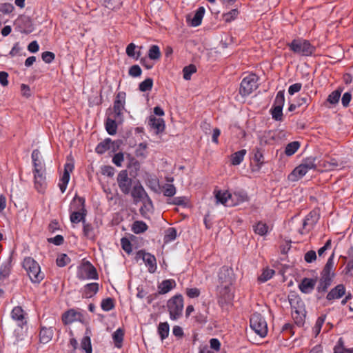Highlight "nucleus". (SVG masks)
I'll return each instance as SVG.
<instances>
[{"label":"nucleus","instance_id":"f257e3e1","mask_svg":"<svg viewBox=\"0 0 353 353\" xmlns=\"http://www.w3.org/2000/svg\"><path fill=\"white\" fill-rule=\"evenodd\" d=\"M334 254H332L327 259V263L321 272L319 283L316 288L319 292H326L331 285L332 279L334 276Z\"/></svg>","mask_w":353,"mask_h":353},{"label":"nucleus","instance_id":"f03ea898","mask_svg":"<svg viewBox=\"0 0 353 353\" xmlns=\"http://www.w3.org/2000/svg\"><path fill=\"white\" fill-rule=\"evenodd\" d=\"M23 267L32 283H39L43 279L44 274L41 272L39 263L34 259L25 258L23 261Z\"/></svg>","mask_w":353,"mask_h":353},{"label":"nucleus","instance_id":"7ed1b4c3","mask_svg":"<svg viewBox=\"0 0 353 353\" xmlns=\"http://www.w3.org/2000/svg\"><path fill=\"white\" fill-rule=\"evenodd\" d=\"M73 203H77L78 207L75 208V210L70 213V220L73 224H77L80 222L83 224L86 221L85 216L87 215L85 199L76 195L72 200V205Z\"/></svg>","mask_w":353,"mask_h":353},{"label":"nucleus","instance_id":"20e7f679","mask_svg":"<svg viewBox=\"0 0 353 353\" xmlns=\"http://www.w3.org/2000/svg\"><path fill=\"white\" fill-rule=\"evenodd\" d=\"M287 45L294 53L302 56H310L315 50V48L309 41L302 39H294Z\"/></svg>","mask_w":353,"mask_h":353},{"label":"nucleus","instance_id":"39448f33","mask_svg":"<svg viewBox=\"0 0 353 353\" xmlns=\"http://www.w3.org/2000/svg\"><path fill=\"white\" fill-rule=\"evenodd\" d=\"M170 318L175 321L181 315L183 310V299L181 294L172 296L167 303Z\"/></svg>","mask_w":353,"mask_h":353},{"label":"nucleus","instance_id":"423d86ee","mask_svg":"<svg viewBox=\"0 0 353 353\" xmlns=\"http://www.w3.org/2000/svg\"><path fill=\"white\" fill-rule=\"evenodd\" d=\"M250 327L261 337L268 334V325L265 319L259 313L253 314L250 319Z\"/></svg>","mask_w":353,"mask_h":353},{"label":"nucleus","instance_id":"0eeeda50","mask_svg":"<svg viewBox=\"0 0 353 353\" xmlns=\"http://www.w3.org/2000/svg\"><path fill=\"white\" fill-rule=\"evenodd\" d=\"M258 77L253 73L249 74L241 81L239 93L243 97L250 95L258 88Z\"/></svg>","mask_w":353,"mask_h":353},{"label":"nucleus","instance_id":"6e6552de","mask_svg":"<svg viewBox=\"0 0 353 353\" xmlns=\"http://www.w3.org/2000/svg\"><path fill=\"white\" fill-rule=\"evenodd\" d=\"M290 302L292 307V316L295 323L299 326L303 325L305 316L303 302L300 299L290 300Z\"/></svg>","mask_w":353,"mask_h":353},{"label":"nucleus","instance_id":"1a4fd4ad","mask_svg":"<svg viewBox=\"0 0 353 353\" xmlns=\"http://www.w3.org/2000/svg\"><path fill=\"white\" fill-rule=\"evenodd\" d=\"M135 259L137 261L141 259L148 268L149 272L154 273L157 270V259L152 254L141 250L137 252Z\"/></svg>","mask_w":353,"mask_h":353},{"label":"nucleus","instance_id":"9d476101","mask_svg":"<svg viewBox=\"0 0 353 353\" xmlns=\"http://www.w3.org/2000/svg\"><path fill=\"white\" fill-rule=\"evenodd\" d=\"M117 181L121 192L124 194H128L132 190V179L128 176L127 170L120 171L117 175Z\"/></svg>","mask_w":353,"mask_h":353},{"label":"nucleus","instance_id":"9b49d317","mask_svg":"<svg viewBox=\"0 0 353 353\" xmlns=\"http://www.w3.org/2000/svg\"><path fill=\"white\" fill-rule=\"evenodd\" d=\"M99 234V229L97 224L93 225L87 221L83 224V234L86 239L94 241Z\"/></svg>","mask_w":353,"mask_h":353},{"label":"nucleus","instance_id":"f8f14e48","mask_svg":"<svg viewBox=\"0 0 353 353\" xmlns=\"http://www.w3.org/2000/svg\"><path fill=\"white\" fill-rule=\"evenodd\" d=\"M125 97L126 94L124 92H119L117 94L113 106L114 113L117 117H119L123 113L125 108Z\"/></svg>","mask_w":353,"mask_h":353},{"label":"nucleus","instance_id":"ddd939ff","mask_svg":"<svg viewBox=\"0 0 353 353\" xmlns=\"http://www.w3.org/2000/svg\"><path fill=\"white\" fill-rule=\"evenodd\" d=\"M73 169V163H67L65 164L64 172L60 178V182L59 183V187L62 193H63L67 188V185L70 180V174L72 172Z\"/></svg>","mask_w":353,"mask_h":353},{"label":"nucleus","instance_id":"4468645a","mask_svg":"<svg viewBox=\"0 0 353 353\" xmlns=\"http://www.w3.org/2000/svg\"><path fill=\"white\" fill-rule=\"evenodd\" d=\"M34 187L39 192H43L46 188L45 169L39 171L34 170Z\"/></svg>","mask_w":353,"mask_h":353},{"label":"nucleus","instance_id":"2eb2a0df","mask_svg":"<svg viewBox=\"0 0 353 353\" xmlns=\"http://www.w3.org/2000/svg\"><path fill=\"white\" fill-rule=\"evenodd\" d=\"M316 279L304 278L299 285L300 291L304 294L311 293L316 285Z\"/></svg>","mask_w":353,"mask_h":353},{"label":"nucleus","instance_id":"dca6fc26","mask_svg":"<svg viewBox=\"0 0 353 353\" xmlns=\"http://www.w3.org/2000/svg\"><path fill=\"white\" fill-rule=\"evenodd\" d=\"M215 198L216 199V202L221 203L225 206L227 207H231L234 206V203L231 201L230 196L231 193H230L228 191H215Z\"/></svg>","mask_w":353,"mask_h":353},{"label":"nucleus","instance_id":"f3484780","mask_svg":"<svg viewBox=\"0 0 353 353\" xmlns=\"http://www.w3.org/2000/svg\"><path fill=\"white\" fill-rule=\"evenodd\" d=\"M11 317L13 320L17 322L19 326L22 327L26 324V320L25 318V312L21 307H14L11 312Z\"/></svg>","mask_w":353,"mask_h":353},{"label":"nucleus","instance_id":"a211bd4d","mask_svg":"<svg viewBox=\"0 0 353 353\" xmlns=\"http://www.w3.org/2000/svg\"><path fill=\"white\" fill-rule=\"evenodd\" d=\"M81 318V314L79 312L75 311L73 309H71L63 314L62 321L63 324L68 325L71 324L74 321L80 320Z\"/></svg>","mask_w":353,"mask_h":353},{"label":"nucleus","instance_id":"6ab92c4d","mask_svg":"<svg viewBox=\"0 0 353 353\" xmlns=\"http://www.w3.org/2000/svg\"><path fill=\"white\" fill-rule=\"evenodd\" d=\"M345 294V287L343 284H339L332 288L327 294L326 299L328 301L339 299Z\"/></svg>","mask_w":353,"mask_h":353},{"label":"nucleus","instance_id":"aec40b11","mask_svg":"<svg viewBox=\"0 0 353 353\" xmlns=\"http://www.w3.org/2000/svg\"><path fill=\"white\" fill-rule=\"evenodd\" d=\"M176 287V282L173 279L163 280L158 285V294H165Z\"/></svg>","mask_w":353,"mask_h":353},{"label":"nucleus","instance_id":"412c9836","mask_svg":"<svg viewBox=\"0 0 353 353\" xmlns=\"http://www.w3.org/2000/svg\"><path fill=\"white\" fill-rule=\"evenodd\" d=\"M230 273L231 270L227 267H222L219 272V280L225 288L232 283Z\"/></svg>","mask_w":353,"mask_h":353},{"label":"nucleus","instance_id":"4be33fe9","mask_svg":"<svg viewBox=\"0 0 353 353\" xmlns=\"http://www.w3.org/2000/svg\"><path fill=\"white\" fill-rule=\"evenodd\" d=\"M82 276L81 278L82 279H97L98 274L95 268L91 265L88 264L84 265L81 269Z\"/></svg>","mask_w":353,"mask_h":353},{"label":"nucleus","instance_id":"5701e85b","mask_svg":"<svg viewBox=\"0 0 353 353\" xmlns=\"http://www.w3.org/2000/svg\"><path fill=\"white\" fill-rule=\"evenodd\" d=\"M132 196L135 199H143L144 197H146L148 201V203L152 205V201L148 197L146 192L142 185H134L130 191Z\"/></svg>","mask_w":353,"mask_h":353},{"label":"nucleus","instance_id":"b1692460","mask_svg":"<svg viewBox=\"0 0 353 353\" xmlns=\"http://www.w3.org/2000/svg\"><path fill=\"white\" fill-rule=\"evenodd\" d=\"M32 159L34 165V170L39 171L45 169V165L42 161L41 153L38 149H35L32 152Z\"/></svg>","mask_w":353,"mask_h":353},{"label":"nucleus","instance_id":"393cba45","mask_svg":"<svg viewBox=\"0 0 353 353\" xmlns=\"http://www.w3.org/2000/svg\"><path fill=\"white\" fill-rule=\"evenodd\" d=\"M99 286L97 283H90L83 287V297L91 298L99 291Z\"/></svg>","mask_w":353,"mask_h":353},{"label":"nucleus","instance_id":"a878e982","mask_svg":"<svg viewBox=\"0 0 353 353\" xmlns=\"http://www.w3.org/2000/svg\"><path fill=\"white\" fill-rule=\"evenodd\" d=\"M307 172L308 171L301 164H300L289 174L288 179L292 181H298L305 175Z\"/></svg>","mask_w":353,"mask_h":353},{"label":"nucleus","instance_id":"bb28decb","mask_svg":"<svg viewBox=\"0 0 353 353\" xmlns=\"http://www.w3.org/2000/svg\"><path fill=\"white\" fill-rule=\"evenodd\" d=\"M53 330L52 327H42L39 333V341L41 343L46 344L51 341L53 336Z\"/></svg>","mask_w":353,"mask_h":353},{"label":"nucleus","instance_id":"cd10ccee","mask_svg":"<svg viewBox=\"0 0 353 353\" xmlns=\"http://www.w3.org/2000/svg\"><path fill=\"white\" fill-rule=\"evenodd\" d=\"M148 123L152 128L156 130V133L162 132L164 130V121L162 119H157L152 116L150 118Z\"/></svg>","mask_w":353,"mask_h":353},{"label":"nucleus","instance_id":"c85d7f7f","mask_svg":"<svg viewBox=\"0 0 353 353\" xmlns=\"http://www.w3.org/2000/svg\"><path fill=\"white\" fill-rule=\"evenodd\" d=\"M254 157L253 160L254 163H256V166L257 167V170L261 169L262 165L264 164V156H263V151L261 148H256L253 150Z\"/></svg>","mask_w":353,"mask_h":353},{"label":"nucleus","instance_id":"c756f323","mask_svg":"<svg viewBox=\"0 0 353 353\" xmlns=\"http://www.w3.org/2000/svg\"><path fill=\"white\" fill-rule=\"evenodd\" d=\"M90 333V330L87 329L85 331V336L82 339L81 342V347L83 350H85V353L92 352L91 340L88 335Z\"/></svg>","mask_w":353,"mask_h":353},{"label":"nucleus","instance_id":"7c9ffc66","mask_svg":"<svg viewBox=\"0 0 353 353\" xmlns=\"http://www.w3.org/2000/svg\"><path fill=\"white\" fill-rule=\"evenodd\" d=\"M253 230L256 234L265 236L268 233L269 227L266 223L262 221H259L253 225Z\"/></svg>","mask_w":353,"mask_h":353},{"label":"nucleus","instance_id":"2f4dec72","mask_svg":"<svg viewBox=\"0 0 353 353\" xmlns=\"http://www.w3.org/2000/svg\"><path fill=\"white\" fill-rule=\"evenodd\" d=\"M111 148H113V143L111 141V139L108 138L99 143L96 147L95 150L98 154H103Z\"/></svg>","mask_w":353,"mask_h":353},{"label":"nucleus","instance_id":"473e14b6","mask_svg":"<svg viewBox=\"0 0 353 353\" xmlns=\"http://www.w3.org/2000/svg\"><path fill=\"white\" fill-rule=\"evenodd\" d=\"M247 151L245 149H242L237 151L231 155V163L233 165H239L244 159V157L246 154Z\"/></svg>","mask_w":353,"mask_h":353},{"label":"nucleus","instance_id":"72a5a7b5","mask_svg":"<svg viewBox=\"0 0 353 353\" xmlns=\"http://www.w3.org/2000/svg\"><path fill=\"white\" fill-rule=\"evenodd\" d=\"M148 228V226L143 221H135L132 225V231L137 234L143 233Z\"/></svg>","mask_w":353,"mask_h":353},{"label":"nucleus","instance_id":"f704fd0d","mask_svg":"<svg viewBox=\"0 0 353 353\" xmlns=\"http://www.w3.org/2000/svg\"><path fill=\"white\" fill-rule=\"evenodd\" d=\"M158 334L161 341L168 338L170 332V326L167 322L160 323L157 327Z\"/></svg>","mask_w":353,"mask_h":353},{"label":"nucleus","instance_id":"c9c22d12","mask_svg":"<svg viewBox=\"0 0 353 353\" xmlns=\"http://www.w3.org/2000/svg\"><path fill=\"white\" fill-rule=\"evenodd\" d=\"M205 14V8L203 7H199L192 19V26H198L201 23L202 19Z\"/></svg>","mask_w":353,"mask_h":353},{"label":"nucleus","instance_id":"e433bc0d","mask_svg":"<svg viewBox=\"0 0 353 353\" xmlns=\"http://www.w3.org/2000/svg\"><path fill=\"white\" fill-rule=\"evenodd\" d=\"M322 165L327 170H334L338 167L343 165L342 161H339L336 159H330L329 160H325L323 161Z\"/></svg>","mask_w":353,"mask_h":353},{"label":"nucleus","instance_id":"4c0bfd02","mask_svg":"<svg viewBox=\"0 0 353 353\" xmlns=\"http://www.w3.org/2000/svg\"><path fill=\"white\" fill-rule=\"evenodd\" d=\"M102 4L109 10H114L121 8V0H100Z\"/></svg>","mask_w":353,"mask_h":353},{"label":"nucleus","instance_id":"58836bf2","mask_svg":"<svg viewBox=\"0 0 353 353\" xmlns=\"http://www.w3.org/2000/svg\"><path fill=\"white\" fill-rule=\"evenodd\" d=\"M124 336V331L121 328L117 329L112 334V338L117 347H121Z\"/></svg>","mask_w":353,"mask_h":353},{"label":"nucleus","instance_id":"ea45409f","mask_svg":"<svg viewBox=\"0 0 353 353\" xmlns=\"http://www.w3.org/2000/svg\"><path fill=\"white\" fill-rule=\"evenodd\" d=\"M334 353H353V347H345L343 339L340 338L334 348Z\"/></svg>","mask_w":353,"mask_h":353},{"label":"nucleus","instance_id":"a19ab883","mask_svg":"<svg viewBox=\"0 0 353 353\" xmlns=\"http://www.w3.org/2000/svg\"><path fill=\"white\" fill-rule=\"evenodd\" d=\"M247 199V195L244 192H234L231 194L230 200L234 203V206L236 205Z\"/></svg>","mask_w":353,"mask_h":353},{"label":"nucleus","instance_id":"79ce46f5","mask_svg":"<svg viewBox=\"0 0 353 353\" xmlns=\"http://www.w3.org/2000/svg\"><path fill=\"white\" fill-rule=\"evenodd\" d=\"M105 129L109 134H115L117 130V124L116 121L114 119L108 118L105 122Z\"/></svg>","mask_w":353,"mask_h":353},{"label":"nucleus","instance_id":"37998d69","mask_svg":"<svg viewBox=\"0 0 353 353\" xmlns=\"http://www.w3.org/2000/svg\"><path fill=\"white\" fill-rule=\"evenodd\" d=\"M317 220L316 212H310L304 219L303 222V229H305L307 225H312L315 223Z\"/></svg>","mask_w":353,"mask_h":353},{"label":"nucleus","instance_id":"c03bdc74","mask_svg":"<svg viewBox=\"0 0 353 353\" xmlns=\"http://www.w3.org/2000/svg\"><path fill=\"white\" fill-rule=\"evenodd\" d=\"M285 103L284 90H280L277 92L274 104L272 106L283 109Z\"/></svg>","mask_w":353,"mask_h":353},{"label":"nucleus","instance_id":"a18cd8bd","mask_svg":"<svg viewBox=\"0 0 353 353\" xmlns=\"http://www.w3.org/2000/svg\"><path fill=\"white\" fill-rule=\"evenodd\" d=\"M300 144L298 141H293L288 143L285 150V153L288 156H292L294 154L299 148Z\"/></svg>","mask_w":353,"mask_h":353},{"label":"nucleus","instance_id":"49530a36","mask_svg":"<svg viewBox=\"0 0 353 353\" xmlns=\"http://www.w3.org/2000/svg\"><path fill=\"white\" fill-rule=\"evenodd\" d=\"M148 57L150 59H159L161 57L159 47L156 45L152 46L148 51Z\"/></svg>","mask_w":353,"mask_h":353},{"label":"nucleus","instance_id":"de8ad7c7","mask_svg":"<svg viewBox=\"0 0 353 353\" xmlns=\"http://www.w3.org/2000/svg\"><path fill=\"white\" fill-rule=\"evenodd\" d=\"M341 91L336 90L333 91L331 94H329L327 99V101L330 104L335 105L338 103L341 97Z\"/></svg>","mask_w":353,"mask_h":353},{"label":"nucleus","instance_id":"09e8293b","mask_svg":"<svg viewBox=\"0 0 353 353\" xmlns=\"http://www.w3.org/2000/svg\"><path fill=\"white\" fill-rule=\"evenodd\" d=\"M196 72V68L194 65L190 64L188 66H185L183 70L184 79L190 80L191 79L192 74Z\"/></svg>","mask_w":353,"mask_h":353},{"label":"nucleus","instance_id":"8fccbe9b","mask_svg":"<svg viewBox=\"0 0 353 353\" xmlns=\"http://www.w3.org/2000/svg\"><path fill=\"white\" fill-rule=\"evenodd\" d=\"M274 272V270H273L272 269H264L262 274L259 276V280L261 282H265L273 276Z\"/></svg>","mask_w":353,"mask_h":353},{"label":"nucleus","instance_id":"3c124183","mask_svg":"<svg viewBox=\"0 0 353 353\" xmlns=\"http://www.w3.org/2000/svg\"><path fill=\"white\" fill-rule=\"evenodd\" d=\"M315 161H316V158L314 157H307L303 161V163H301V165L307 170L309 171L310 170H312V169H315L316 165V163H315Z\"/></svg>","mask_w":353,"mask_h":353},{"label":"nucleus","instance_id":"603ef678","mask_svg":"<svg viewBox=\"0 0 353 353\" xmlns=\"http://www.w3.org/2000/svg\"><path fill=\"white\" fill-rule=\"evenodd\" d=\"M270 113L272 114V119L275 121H282L283 120V109L280 108H276L272 106L270 109Z\"/></svg>","mask_w":353,"mask_h":353},{"label":"nucleus","instance_id":"864d4df0","mask_svg":"<svg viewBox=\"0 0 353 353\" xmlns=\"http://www.w3.org/2000/svg\"><path fill=\"white\" fill-rule=\"evenodd\" d=\"M101 307L104 311H110L114 307V301L112 298H107L102 300Z\"/></svg>","mask_w":353,"mask_h":353},{"label":"nucleus","instance_id":"5fc2aeb1","mask_svg":"<svg viewBox=\"0 0 353 353\" xmlns=\"http://www.w3.org/2000/svg\"><path fill=\"white\" fill-rule=\"evenodd\" d=\"M163 194L165 196H173L176 194V188L172 184H165L163 186Z\"/></svg>","mask_w":353,"mask_h":353},{"label":"nucleus","instance_id":"6e6d98bb","mask_svg":"<svg viewBox=\"0 0 353 353\" xmlns=\"http://www.w3.org/2000/svg\"><path fill=\"white\" fill-rule=\"evenodd\" d=\"M153 85V80L148 78L139 84V90L142 92L149 91Z\"/></svg>","mask_w":353,"mask_h":353},{"label":"nucleus","instance_id":"4d7b16f0","mask_svg":"<svg viewBox=\"0 0 353 353\" xmlns=\"http://www.w3.org/2000/svg\"><path fill=\"white\" fill-rule=\"evenodd\" d=\"M239 13V10L237 9H233L230 12L225 13L223 15V17L225 22L229 23L234 20L237 17Z\"/></svg>","mask_w":353,"mask_h":353},{"label":"nucleus","instance_id":"13d9d810","mask_svg":"<svg viewBox=\"0 0 353 353\" xmlns=\"http://www.w3.org/2000/svg\"><path fill=\"white\" fill-rule=\"evenodd\" d=\"M70 258L65 254H62L57 259V265L59 267H64L70 262Z\"/></svg>","mask_w":353,"mask_h":353},{"label":"nucleus","instance_id":"bf43d9fd","mask_svg":"<svg viewBox=\"0 0 353 353\" xmlns=\"http://www.w3.org/2000/svg\"><path fill=\"white\" fill-rule=\"evenodd\" d=\"M310 101L311 98L307 94L301 95L297 99V106L300 107L301 105H305L307 107L309 105Z\"/></svg>","mask_w":353,"mask_h":353},{"label":"nucleus","instance_id":"052dcab7","mask_svg":"<svg viewBox=\"0 0 353 353\" xmlns=\"http://www.w3.org/2000/svg\"><path fill=\"white\" fill-rule=\"evenodd\" d=\"M121 244L123 250L130 254L132 252V244L130 241L127 238H122L121 240Z\"/></svg>","mask_w":353,"mask_h":353},{"label":"nucleus","instance_id":"680f3d73","mask_svg":"<svg viewBox=\"0 0 353 353\" xmlns=\"http://www.w3.org/2000/svg\"><path fill=\"white\" fill-rule=\"evenodd\" d=\"M142 70L138 65H134L129 69V75L132 77H138L141 76Z\"/></svg>","mask_w":353,"mask_h":353},{"label":"nucleus","instance_id":"e2e57ef3","mask_svg":"<svg viewBox=\"0 0 353 353\" xmlns=\"http://www.w3.org/2000/svg\"><path fill=\"white\" fill-rule=\"evenodd\" d=\"M14 8L12 4L5 3L0 5V12L3 14H10L14 10Z\"/></svg>","mask_w":353,"mask_h":353},{"label":"nucleus","instance_id":"0e129e2a","mask_svg":"<svg viewBox=\"0 0 353 353\" xmlns=\"http://www.w3.org/2000/svg\"><path fill=\"white\" fill-rule=\"evenodd\" d=\"M101 172L103 175L112 177L114 174V168L110 165H103L101 167Z\"/></svg>","mask_w":353,"mask_h":353},{"label":"nucleus","instance_id":"69168bd1","mask_svg":"<svg viewBox=\"0 0 353 353\" xmlns=\"http://www.w3.org/2000/svg\"><path fill=\"white\" fill-rule=\"evenodd\" d=\"M124 160V155L122 152L115 154L112 158V162L118 167H121Z\"/></svg>","mask_w":353,"mask_h":353},{"label":"nucleus","instance_id":"338daca9","mask_svg":"<svg viewBox=\"0 0 353 353\" xmlns=\"http://www.w3.org/2000/svg\"><path fill=\"white\" fill-rule=\"evenodd\" d=\"M54 54L49 51L43 52L41 55L43 61L47 63H51L54 59Z\"/></svg>","mask_w":353,"mask_h":353},{"label":"nucleus","instance_id":"774afa93","mask_svg":"<svg viewBox=\"0 0 353 353\" xmlns=\"http://www.w3.org/2000/svg\"><path fill=\"white\" fill-rule=\"evenodd\" d=\"M316 259V252L314 250H310L305 254L304 259L307 263H312Z\"/></svg>","mask_w":353,"mask_h":353}]
</instances>
